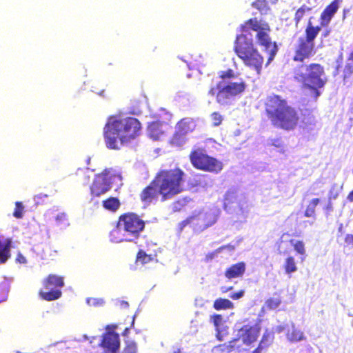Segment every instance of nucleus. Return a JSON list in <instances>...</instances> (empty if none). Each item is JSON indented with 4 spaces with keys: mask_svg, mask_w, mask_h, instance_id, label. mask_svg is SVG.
<instances>
[{
    "mask_svg": "<svg viewBox=\"0 0 353 353\" xmlns=\"http://www.w3.org/2000/svg\"><path fill=\"white\" fill-rule=\"evenodd\" d=\"M242 32L236 37L234 50L243 64L261 74L263 65L268 66L277 52L272 42L268 23L254 17L240 26Z\"/></svg>",
    "mask_w": 353,
    "mask_h": 353,
    "instance_id": "nucleus-1",
    "label": "nucleus"
},
{
    "mask_svg": "<svg viewBox=\"0 0 353 353\" xmlns=\"http://www.w3.org/2000/svg\"><path fill=\"white\" fill-rule=\"evenodd\" d=\"M185 173L180 168L162 169L158 171L150 183L139 194L145 205L173 199L184 191Z\"/></svg>",
    "mask_w": 353,
    "mask_h": 353,
    "instance_id": "nucleus-2",
    "label": "nucleus"
},
{
    "mask_svg": "<svg viewBox=\"0 0 353 353\" xmlns=\"http://www.w3.org/2000/svg\"><path fill=\"white\" fill-rule=\"evenodd\" d=\"M141 132V124L135 117L114 115L108 117L103 127L105 146L119 150L137 138Z\"/></svg>",
    "mask_w": 353,
    "mask_h": 353,
    "instance_id": "nucleus-3",
    "label": "nucleus"
},
{
    "mask_svg": "<svg viewBox=\"0 0 353 353\" xmlns=\"http://www.w3.org/2000/svg\"><path fill=\"white\" fill-rule=\"evenodd\" d=\"M236 74L232 69H228L219 72V79H212L208 94L214 98L220 105H228L237 97L244 92L246 83L243 80L232 82Z\"/></svg>",
    "mask_w": 353,
    "mask_h": 353,
    "instance_id": "nucleus-4",
    "label": "nucleus"
},
{
    "mask_svg": "<svg viewBox=\"0 0 353 353\" xmlns=\"http://www.w3.org/2000/svg\"><path fill=\"white\" fill-rule=\"evenodd\" d=\"M265 112L275 128L290 131L294 130L299 123L297 111L279 95H272L266 99Z\"/></svg>",
    "mask_w": 353,
    "mask_h": 353,
    "instance_id": "nucleus-5",
    "label": "nucleus"
},
{
    "mask_svg": "<svg viewBox=\"0 0 353 353\" xmlns=\"http://www.w3.org/2000/svg\"><path fill=\"white\" fill-rule=\"evenodd\" d=\"M293 77L302 84L303 88L310 92L314 101L321 95L319 90L323 88L327 81L324 67L318 63L297 65L294 69Z\"/></svg>",
    "mask_w": 353,
    "mask_h": 353,
    "instance_id": "nucleus-6",
    "label": "nucleus"
},
{
    "mask_svg": "<svg viewBox=\"0 0 353 353\" xmlns=\"http://www.w3.org/2000/svg\"><path fill=\"white\" fill-rule=\"evenodd\" d=\"M320 31L321 26H314L310 21H308L305 35L299 37L294 45L292 57L294 62L303 63L316 54L315 39Z\"/></svg>",
    "mask_w": 353,
    "mask_h": 353,
    "instance_id": "nucleus-7",
    "label": "nucleus"
},
{
    "mask_svg": "<svg viewBox=\"0 0 353 353\" xmlns=\"http://www.w3.org/2000/svg\"><path fill=\"white\" fill-rule=\"evenodd\" d=\"M117 226L118 230L123 231L127 236L131 238L130 239H125V241H131L140 237L141 232L145 229V222L137 214L128 212L119 216ZM118 232L117 230L111 232L112 241L116 243L125 241L123 238L115 236V234Z\"/></svg>",
    "mask_w": 353,
    "mask_h": 353,
    "instance_id": "nucleus-8",
    "label": "nucleus"
},
{
    "mask_svg": "<svg viewBox=\"0 0 353 353\" xmlns=\"http://www.w3.org/2000/svg\"><path fill=\"white\" fill-rule=\"evenodd\" d=\"M189 159L194 168L203 172L218 174L223 168V163L216 158L208 154L203 148L192 149L190 152Z\"/></svg>",
    "mask_w": 353,
    "mask_h": 353,
    "instance_id": "nucleus-9",
    "label": "nucleus"
},
{
    "mask_svg": "<svg viewBox=\"0 0 353 353\" xmlns=\"http://www.w3.org/2000/svg\"><path fill=\"white\" fill-rule=\"evenodd\" d=\"M64 285L63 276L50 274L42 281L43 288L38 292L39 296L46 301L57 300L62 296L61 289Z\"/></svg>",
    "mask_w": 353,
    "mask_h": 353,
    "instance_id": "nucleus-10",
    "label": "nucleus"
},
{
    "mask_svg": "<svg viewBox=\"0 0 353 353\" xmlns=\"http://www.w3.org/2000/svg\"><path fill=\"white\" fill-rule=\"evenodd\" d=\"M99 346L104 353H118L120 348L119 334L114 331H107L102 335Z\"/></svg>",
    "mask_w": 353,
    "mask_h": 353,
    "instance_id": "nucleus-11",
    "label": "nucleus"
},
{
    "mask_svg": "<svg viewBox=\"0 0 353 353\" xmlns=\"http://www.w3.org/2000/svg\"><path fill=\"white\" fill-rule=\"evenodd\" d=\"M110 188L111 185L107 172H103L97 174L90 188L91 195L95 197L100 196L106 193Z\"/></svg>",
    "mask_w": 353,
    "mask_h": 353,
    "instance_id": "nucleus-12",
    "label": "nucleus"
},
{
    "mask_svg": "<svg viewBox=\"0 0 353 353\" xmlns=\"http://www.w3.org/2000/svg\"><path fill=\"white\" fill-rule=\"evenodd\" d=\"M343 0H332L322 11L320 15V26L327 27L338 12Z\"/></svg>",
    "mask_w": 353,
    "mask_h": 353,
    "instance_id": "nucleus-13",
    "label": "nucleus"
},
{
    "mask_svg": "<svg viewBox=\"0 0 353 353\" xmlns=\"http://www.w3.org/2000/svg\"><path fill=\"white\" fill-rule=\"evenodd\" d=\"M239 333L240 336L239 338L242 339L243 343L250 346L252 343L256 341L260 333V327L245 325L239 330Z\"/></svg>",
    "mask_w": 353,
    "mask_h": 353,
    "instance_id": "nucleus-14",
    "label": "nucleus"
},
{
    "mask_svg": "<svg viewBox=\"0 0 353 353\" xmlns=\"http://www.w3.org/2000/svg\"><path fill=\"white\" fill-rule=\"evenodd\" d=\"M246 270V264L243 261H240L231 265L225 271V276L228 279L242 277Z\"/></svg>",
    "mask_w": 353,
    "mask_h": 353,
    "instance_id": "nucleus-15",
    "label": "nucleus"
},
{
    "mask_svg": "<svg viewBox=\"0 0 353 353\" xmlns=\"http://www.w3.org/2000/svg\"><path fill=\"white\" fill-rule=\"evenodd\" d=\"M196 126V121L191 117H185L179 121L176 125V128L178 130L188 134L193 132Z\"/></svg>",
    "mask_w": 353,
    "mask_h": 353,
    "instance_id": "nucleus-16",
    "label": "nucleus"
},
{
    "mask_svg": "<svg viewBox=\"0 0 353 353\" xmlns=\"http://www.w3.org/2000/svg\"><path fill=\"white\" fill-rule=\"evenodd\" d=\"M211 320L215 327L216 338L218 341H223L227 333H225L224 331L221 329V325H223V322L222 316L219 314H214L211 316Z\"/></svg>",
    "mask_w": 353,
    "mask_h": 353,
    "instance_id": "nucleus-17",
    "label": "nucleus"
},
{
    "mask_svg": "<svg viewBox=\"0 0 353 353\" xmlns=\"http://www.w3.org/2000/svg\"><path fill=\"white\" fill-rule=\"evenodd\" d=\"M163 123L159 121L151 122L148 126V133L150 138L158 140L163 134L162 130Z\"/></svg>",
    "mask_w": 353,
    "mask_h": 353,
    "instance_id": "nucleus-18",
    "label": "nucleus"
},
{
    "mask_svg": "<svg viewBox=\"0 0 353 353\" xmlns=\"http://www.w3.org/2000/svg\"><path fill=\"white\" fill-rule=\"evenodd\" d=\"M11 243L12 241L10 239L3 241L0 239V263H6L10 258Z\"/></svg>",
    "mask_w": 353,
    "mask_h": 353,
    "instance_id": "nucleus-19",
    "label": "nucleus"
},
{
    "mask_svg": "<svg viewBox=\"0 0 353 353\" xmlns=\"http://www.w3.org/2000/svg\"><path fill=\"white\" fill-rule=\"evenodd\" d=\"M274 340L273 333L266 330L257 346L251 353H261L262 350L272 344Z\"/></svg>",
    "mask_w": 353,
    "mask_h": 353,
    "instance_id": "nucleus-20",
    "label": "nucleus"
},
{
    "mask_svg": "<svg viewBox=\"0 0 353 353\" xmlns=\"http://www.w3.org/2000/svg\"><path fill=\"white\" fill-rule=\"evenodd\" d=\"M102 206L109 212H115L119 209L121 202L117 197L110 196L102 201Z\"/></svg>",
    "mask_w": 353,
    "mask_h": 353,
    "instance_id": "nucleus-21",
    "label": "nucleus"
},
{
    "mask_svg": "<svg viewBox=\"0 0 353 353\" xmlns=\"http://www.w3.org/2000/svg\"><path fill=\"white\" fill-rule=\"evenodd\" d=\"M231 353H251L248 348L242 347L240 338H234L229 341Z\"/></svg>",
    "mask_w": 353,
    "mask_h": 353,
    "instance_id": "nucleus-22",
    "label": "nucleus"
},
{
    "mask_svg": "<svg viewBox=\"0 0 353 353\" xmlns=\"http://www.w3.org/2000/svg\"><path fill=\"white\" fill-rule=\"evenodd\" d=\"M341 78L344 85L351 81L353 78V63L347 61L343 69Z\"/></svg>",
    "mask_w": 353,
    "mask_h": 353,
    "instance_id": "nucleus-23",
    "label": "nucleus"
},
{
    "mask_svg": "<svg viewBox=\"0 0 353 353\" xmlns=\"http://www.w3.org/2000/svg\"><path fill=\"white\" fill-rule=\"evenodd\" d=\"M156 256L157 254H148L145 251L139 250L137 254L136 263L145 265L152 261Z\"/></svg>",
    "mask_w": 353,
    "mask_h": 353,
    "instance_id": "nucleus-24",
    "label": "nucleus"
},
{
    "mask_svg": "<svg viewBox=\"0 0 353 353\" xmlns=\"http://www.w3.org/2000/svg\"><path fill=\"white\" fill-rule=\"evenodd\" d=\"M213 307L216 310L232 309L234 304L229 299L219 298L214 301Z\"/></svg>",
    "mask_w": 353,
    "mask_h": 353,
    "instance_id": "nucleus-25",
    "label": "nucleus"
},
{
    "mask_svg": "<svg viewBox=\"0 0 353 353\" xmlns=\"http://www.w3.org/2000/svg\"><path fill=\"white\" fill-rule=\"evenodd\" d=\"M320 199L319 198L312 199L308 203L306 207V209L304 212V216L305 217H312L315 218L316 215V207L319 203Z\"/></svg>",
    "mask_w": 353,
    "mask_h": 353,
    "instance_id": "nucleus-26",
    "label": "nucleus"
},
{
    "mask_svg": "<svg viewBox=\"0 0 353 353\" xmlns=\"http://www.w3.org/2000/svg\"><path fill=\"white\" fill-rule=\"evenodd\" d=\"M186 135L187 134L176 128V130L171 138L170 143L173 145L181 146L186 141Z\"/></svg>",
    "mask_w": 353,
    "mask_h": 353,
    "instance_id": "nucleus-27",
    "label": "nucleus"
},
{
    "mask_svg": "<svg viewBox=\"0 0 353 353\" xmlns=\"http://www.w3.org/2000/svg\"><path fill=\"white\" fill-rule=\"evenodd\" d=\"M190 198L188 196L180 197L174 200L171 203L172 210L174 212H179L190 201Z\"/></svg>",
    "mask_w": 353,
    "mask_h": 353,
    "instance_id": "nucleus-28",
    "label": "nucleus"
},
{
    "mask_svg": "<svg viewBox=\"0 0 353 353\" xmlns=\"http://www.w3.org/2000/svg\"><path fill=\"white\" fill-rule=\"evenodd\" d=\"M283 268L285 272L288 274L294 273L297 270L296 263L293 256H289L285 259Z\"/></svg>",
    "mask_w": 353,
    "mask_h": 353,
    "instance_id": "nucleus-29",
    "label": "nucleus"
},
{
    "mask_svg": "<svg viewBox=\"0 0 353 353\" xmlns=\"http://www.w3.org/2000/svg\"><path fill=\"white\" fill-rule=\"evenodd\" d=\"M287 339L290 342H299L305 339V336L302 331L293 328L287 333Z\"/></svg>",
    "mask_w": 353,
    "mask_h": 353,
    "instance_id": "nucleus-30",
    "label": "nucleus"
},
{
    "mask_svg": "<svg viewBox=\"0 0 353 353\" xmlns=\"http://www.w3.org/2000/svg\"><path fill=\"white\" fill-rule=\"evenodd\" d=\"M270 3L267 0H256L252 3V6L257 9L261 14H266L270 10Z\"/></svg>",
    "mask_w": 353,
    "mask_h": 353,
    "instance_id": "nucleus-31",
    "label": "nucleus"
},
{
    "mask_svg": "<svg viewBox=\"0 0 353 353\" xmlns=\"http://www.w3.org/2000/svg\"><path fill=\"white\" fill-rule=\"evenodd\" d=\"M312 8L310 7H307L306 6L303 5L301 7H300L296 12L294 17V21L296 23V25H298L301 19L303 18L304 15L305 14L306 12L311 11Z\"/></svg>",
    "mask_w": 353,
    "mask_h": 353,
    "instance_id": "nucleus-32",
    "label": "nucleus"
},
{
    "mask_svg": "<svg viewBox=\"0 0 353 353\" xmlns=\"http://www.w3.org/2000/svg\"><path fill=\"white\" fill-rule=\"evenodd\" d=\"M281 303V299L279 296L270 297L265 301V306L269 310H274L277 308Z\"/></svg>",
    "mask_w": 353,
    "mask_h": 353,
    "instance_id": "nucleus-33",
    "label": "nucleus"
},
{
    "mask_svg": "<svg viewBox=\"0 0 353 353\" xmlns=\"http://www.w3.org/2000/svg\"><path fill=\"white\" fill-rule=\"evenodd\" d=\"M201 220V218L199 216H191L188 217L186 219L179 223V227L181 230H182L186 225L195 223H197L199 221Z\"/></svg>",
    "mask_w": 353,
    "mask_h": 353,
    "instance_id": "nucleus-34",
    "label": "nucleus"
},
{
    "mask_svg": "<svg viewBox=\"0 0 353 353\" xmlns=\"http://www.w3.org/2000/svg\"><path fill=\"white\" fill-rule=\"evenodd\" d=\"M290 242L298 254L301 255H304L305 254V244L303 241L300 240L296 241L290 240Z\"/></svg>",
    "mask_w": 353,
    "mask_h": 353,
    "instance_id": "nucleus-35",
    "label": "nucleus"
},
{
    "mask_svg": "<svg viewBox=\"0 0 353 353\" xmlns=\"http://www.w3.org/2000/svg\"><path fill=\"white\" fill-rule=\"evenodd\" d=\"M24 206L21 201L15 202V208L13 212V216L16 219H22L23 216Z\"/></svg>",
    "mask_w": 353,
    "mask_h": 353,
    "instance_id": "nucleus-36",
    "label": "nucleus"
},
{
    "mask_svg": "<svg viewBox=\"0 0 353 353\" xmlns=\"http://www.w3.org/2000/svg\"><path fill=\"white\" fill-rule=\"evenodd\" d=\"M137 345L134 341H126L123 353H137Z\"/></svg>",
    "mask_w": 353,
    "mask_h": 353,
    "instance_id": "nucleus-37",
    "label": "nucleus"
},
{
    "mask_svg": "<svg viewBox=\"0 0 353 353\" xmlns=\"http://www.w3.org/2000/svg\"><path fill=\"white\" fill-rule=\"evenodd\" d=\"M210 117L214 127L220 125L223 121V117L217 112H212Z\"/></svg>",
    "mask_w": 353,
    "mask_h": 353,
    "instance_id": "nucleus-38",
    "label": "nucleus"
},
{
    "mask_svg": "<svg viewBox=\"0 0 353 353\" xmlns=\"http://www.w3.org/2000/svg\"><path fill=\"white\" fill-rule=\"evenodd\" d=\"M229 341L216 345L214 348L217 353H231Z\"/></svg>",
    "mask_w": 353,
    "mask_h": 353,
    "instance_id": "nucleus-39",
    "label": "nucleus"
},
{
    "mask_svg": "<svg viewBox=\"0 0 353 353\" xmlns=\"http://www.w3.org/2000/svg\"><path fill=\"white\" fill-rule=\"evenodd\" d=\"M8 290L3 285L0 286V303L5 301L8 297Z\"/></svg>",
    "mask_w": 353,
    "mask_h": 353,
    "instance_id": "nucleus-40",
    "label": "nucleus"
},
{
    "mask_svg": "<svg viewBox=\"0 0 353 353\" xmlns=\"http://www.w3.org/2000/svg\"><path fill=\"white\" fill-rule=\"evenodd\" d=\"M269 144L276 148H281L283 146V142L280 137L270 139L269 140Z\"/></svg>",
    "mask_w": 353,
    "mask_h": 353,
    "instance_id": "nucleus-41",
    "label": "nucleus"
},
{
    "mask_svg": "<svg viewBox=\"0 0 353 353\" xmlns=\"http://www.w3.org/2000/svg\"><path fill=\"white\" fill-rule=\"evenodd\" d=\"M55 220L59 224L65 223L68 221L67 215L65 213H60L56 216Z\"/></svg>",
    "mask_w": 353,
    "mask_h": 353,
    "instance_id": "nucleus-42",
    "label": "nucleus"
},
{
    "mask_svg": "<svg viewBox=\"0 0 353 353\" xmlns=\"http://www.w3.org/2000/svg\"><path fill=\"white\" fill-rule=\"evenodd\" d=\"M243 294H244V291L243 290H240V291H239L237 292L231 294L230 295V297L232 299L236 300V299H239L241 298L243 296Z\"/></svg>",
    "mask_w": 353,
    "mask_h": 353,
    "instance_id": "nucleus-43",
    "label": "nucleus"
},
{
    "mask_svg": "<svg viewBox=\"0 0 353 353\" xmlns=\"http://www.w3.org/2000/svg\"><path fill=\"white\" fill-rule=\"evenodd\" d=\"M308 118L307 119V121H305V118L303 119V121L305 122V125H312V124H314L315 123V119H314V117L313 114H311V112H310L308 114Z\"/></svg>",
    "mask_w": 353,
    "mask_h": 353,
    "instance_id": "nucleus-44",
    "label": "nucleus"
},
{
    "mask_svg": "<svg viewBox=\"0 0 353 353\" xmlns=\"http://www.w3.org/2000/svg\"><path fill=\"white\" fill-rule=\"evenodd\" d=\"M16 261L20 263H26L27 262L26 257L21 253L17 254Z\"/></svg>",
    "mask_w": 353,
    "mask_h": 353,
    "instance_id": "nucleus-45",
    "label": "nucleus"
},
{
    "mask_svg": "<svg viewBox=\"0 0 353 353\" xmlns=\"http://www.w3.org/2000/svg\"><path fill=\"white\" fill-rule=\"evenodd\" d=\"M345 242L347 245H352L353 244V234H347L345 238Z\"/></svg>",
    "mask_w": 353,
    "mask_h": 353,
    "instance_id": "nucleus-46",
    "label": "nucleus"
},
{
    "mask_svg": "<svg viewBox=\"0 0 353 353\" xmlns=\"http://www.w3.org/2000/svg\"><path fill=\"white\" fill-rule=\"evenodd\" d=\"M283 240L279 239V240L277 241V243H276V244H277V247H278L277 250H278V251H279V254H282V253H283V252H282V251H281V244L283 243ZM286 252H283V254H285Z\"/></svg>",
    "mask_w": 353,
    "mask_h": 353,
    "instance_id": "nucleus-47",
    "label": "nucleus"
},
{
    "mask_svg": "<svg viewBox=\"0 0 353 353\" xmlns=\"http://www.w3.org/2000/svg\"><path fill=\"white\" fill-rule=\"evenodd\" d=\"M347 61L353 63V50L348 54Z\"/></svg>",
    "mask_w": 353,
    "mask_h": 353,
    "instance_id": "nucleus-48",
    "label": "nucleus"
},
{
    "mask_svg": "<svg viewBox=\"0 0 353 353\" xmlns=\"http://www.w3.org/2000/svg\"><path fill=\"white\" fill-rule=\"evenodd\" d=\"M347 199L350 202H353V190L347 194Z\"/></svg>",
    "mask_w": 353,
    "mask_h": 353,
    "instance_id": "nucleus-49",
    "label": "nucleus"
},
{
    "mask_svg": "<svg viewBox=\"0 0 353 353\" xmlns=\"http://www.w3.org/2000/svg\"><path fill=\"white\" fill-rule=\"evenodd\" d=\"M43 197H48V195L47 194H37L36 196H34V200L36 201L37 199H42Z\"/></svg>",
    "mask_w": 353,
    "mask_h": 353,
    "instance_id": "nucleus-50",
    "label": "nucleus"
},
{
    "mask_svg": "<svg viewBox=\"0 0 353 353\" xmlns=\"http://www.w3.org/2000/svg\"><path fill=\"white\" fill-rule=\"evenodd\" d=\"M339 68H340L339 65L336 67L335 71L333 73L334 76H336L339 74Z\"/></svg>",
    "mask_w": 353,
    "mask_h": 353,
    "instance_id": "nucleus-51",
    "label": "nucleus"
},
{
    "mask_svg": "<svg viewBox=\"0 0 353 353\" xmlns=\"http://www.w3.org/2000/svg\"><path fill=\"white\" fill-rule=\"evenodd\" d=\"M128 332H129V328H128V327H126V328L123 330V332H122V335H123V336H127V335H128Z\"/></svg>",
    "mask_w": 353,
    "mask_h": 353,
    "instance_id": "nucleus-52",
    "label": "nucleus"
},
{
    "mask_svg": "<svg viewBox=\"0 0 353 353\" xmlns=\"http://www.w3.org/2000/svg\"><path fill=\"white\" fill-rule=\"evenodd\" d=\"M330 30H326L324 32V33L323 34V36L324 37H327V36L330 34Z\"/></svg>",
    "mask_w": 353,
    "mask_h": 353,
    "instance_id": "nucleus-53",
    "label": "nucleus"
},
{
    "mask_svg": "<svg viewBox=\"0 0 353 353\" xmlns=\"http://www.w3.org/2000/svg\"><path fill=\"white\" fill-rule=\"evenodd\" d=\"M121 305L124 307H128L129 306L128 303L126 301H121Z\"/></svg>",
    "mask_w": 353,
    "mask_h": 353,
    "instance_id": "nucleus-54",
    "label": "nucleus"
},
{
    "mask_svg": "<svg viewBox=\"0 0 353 353\" xmlns=\"http://www.w3.org/2000/svg\"><path fill=\"white\" fill-rule=\"evenodd\" d=\"M240 210H241L242 213H246L248 212V209L243 210V207L239 205ZM248 208V206L246 207Z\"/></svg>",
    "mask_w": 353,
    "mask_h": 353,
    "instance_id": "nucleus-55",
    "label": "nucleus"
},
{
    "mask_svg": "<svg viewBox=\"0 0 353 353\" xmlns=\"http://www.w3.org/2000/svg\"><path fill=\"white\" fill-rule=\"evenodd\" d=\"M229 197H231V199L233 197L232 193H228V194H226V198H225V199H226V200L229 199Z\"/></svg>",
    "mask_w": 353,
    "mask_h": 353,
    "instance_id": "nucleus-56",
    "label": "nucleus"
},
{
    "mask_svg": "<svg viewBox=\"0 0 353 353\" xmlns=\"http://www.w3.org/2000/svg\"><path fill=\"white\" fill-rule=\"evenodd\" d=\"M270 4H274L276 3L277 0H267Z\"/></svg>",
    "mask_w": 353,
    "mask_h": 353,
    "instance_id": "nucleus-57",
    "label": "nucleus"
},
{
    "mask_svg": "<svg viewBox=\"0 0 353 353\" xmlns=\"http://www.w3.org/2000/svg\"><path fill=\"white\" fill-rule=\"evenodd\" d=\"M232 288H233L232 286L229 287V288H226L225 290H223V292H226L228 291H230V290H232Z\"/></svg>",
    "mask_w": 353,
    "mask_h": 353,
    "instance_id": "nucleus-58",
    "label": "nucleus"
},
{
    "mask_svg": "<svg viewBox=\"0 0 353 353\" xmlns=\"http://www.w3.org/2000/svg\"><path fill=\"white\" fill-rule=\"evenodd\" d=\"M172 353H181V350L180 349H176Z\"/></svg>",
    "mask_w": 353,
    "mask_h": 353,
    "instance_id": "nucleus-59",
    "label": "nucleus"
},
{
    "mask_svg": "<svg viewBox=\"0 0 353 353\" xmlns=\"http://www.w3.org/2000/svg\"><path fill=\"white\" fill-rule=\"evenodd\" d=\"M345 10H343V18H345Z\"/></svg>",
    "mask_w": 353,
    "mask_h": 353,
    "instance_id": "nucleus-60",
    "label": "nucleus"
},
{
    "mask_svg": "<svg viewBox=\"0 0 353 353\" xmlns=\"http://www.w3.org/2000/svg\"><path fill=\"white\" fill-rule=\"evenodd\" d=\"M16 353H21L20 352L17 351Z\"/></svg>",
    "mask_w": 353,
    "mask_h": 353,
    "instance_id": "nucleus-61",
    "label": "nucleus"
}]
</instances>
